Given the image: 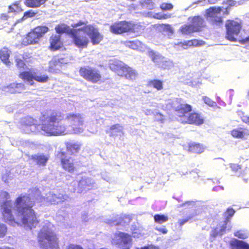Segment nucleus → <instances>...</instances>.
<instances>
[{"label": "nucleus", "mask_w": 249, "mask_h": 249, "mask_svg": "<svg viewBox=\"0 0 249 249\" xmlns=\"http://www.w3.org/2000/svg\"><path fill=\"white\" fill-rule=\"evenodd\" d=\"M0 196L2 199H8L10 197L9 193L5 191L2 192ZM35 205L29 194L18 196L15 200V208L12 207L11 200H6L0 206L2 219L12 226L18 225L21 221L29 229L35 228L39 222L33 209Z\"/></svg>", "instance_id": "nucleus-1"}, {"label": "nucleus", "mask_w": 249, "mask_h": 249, "mask_svg": "<svg viewBox=\"0 0 249 249\" xmlns=\"http://www.w3.org/2000/svg\"><path fill=\"white\" fill-rule=\"evenodd\" d=\"M47 122L42 123L40 129L47 136H59L67 133V128L60 124L63 119V114L58 111L52 110L46 118Z\"/></svg>", "instance_id": "nucleus-2"}, {"label": "nucleus", "mask_w": 249, "mask_h": 249, "mask_svg": "<svg viewBox=\"0 0 249 249\" xmlns=\"http://www.w3.org/2000/svg\"><path fill=\"white\" fill-rule=\"evenodd\" d=\"M143 30V26L140 23H134L131 21H117L109 26L110 32L115 35L130 33L139 36Z\"/></svg>", "instance_id": "nucleus-3"}, {"label": "nucleus", "mask_w": 249, "mask_h": 249, "mask_svg": "<svg viewBox=\"0 0 249 249\" xmlns=\"http://www.w3.org/2000/svg\"><path fill=\"white\" fill-rule=\"evenodd\" d=\"M49 31V28L45 25L36 26L31 29L22 39V44L27 46L30 45L38 44L41 38Z\"/></svg>", "instance_id": "nucleus-4"}, {"label": "nucleus", "mask_w": 249, "mask_h": 249, "mask_svg": "<svg viewBox=\"0 0 249 249\" xmlns=\"http://www.w3.org/2000/svg\"><path fill=\"white\" fill-rule=\"evenodd\" d=\"M162 107L163 110L167 111L173 109L181 123H182L183 120L186 118L188 114L193 110V107L190 104L179 103L177 106H175L172 101L165 103L162 105Z\"/></svg>", "instance_id": "nucleus-5"}, {"label": "nucleus", "mask_w": 249, "mask_h": 249, "mask_svg": "<svg viewBox=\"0 0 249 249\" xmlns=\"http://www.w3.org/2000/svg\"><path fill=\"white\" fill-rule=\"evenodd\" d=\"M79 73L85 80L91 83H100L103 81L100 71L95 68L89 66H82L79 68Z\"/></svg>", "instance_id": "nucleus-6"}, {"label": "nucleus", "mask_w": 249, "mask_h": 249, "mask_svg": "<svg viewBox=\"0 0 249 249\" xmlns=\"http://www.w3.org/2000/svg\"><path fill=\"white\" fill-rule=\"evenodd\" d=\"M56 158L59 160L62 168L69 173H74L77 171V162L72 157H69L64 151H58Z\"/></svg>", "instance_id": "nucleus-7"}, {"label": "nucleus", "mask_w": 249, "mask_h": 249, "mask_svg": "<svg viewBox=\"0 0 249 249\" xmlns=\"http://www.w3.org/2000/svg\"><path fill=\"white\" fill-rule=\"evenodd\" d=\"M225 27L226 38L231 42L237 41L236 36L239 34L242 29L241 22L233 19H228L226 22Z\"/></svg>", "instance_id": "nucleus-8"}, {"label": "nucleus", "mask_w": 249, "mask_h": 249, "mask_svg": "<svg viewBox=\"0 0 249 249\" xmlns=\"http://www.w3.org/2000/svg\"><path fill=\"white\" fill-rule=\"evenodd\" d=\"M84 26L78 29H71L68 36L72 39L73 43L78 48H86L89 43L88 38L86 36L81 35L80 32L85 33Z\"/></svg>", "instance_id": "nucleus-9"}, {"label": "nucleus", "mask_w": 249, "mask_h": 249, "mask_svg": "<svg viewBox=\"0 0 249 249\" xmlns=\"http://www.w3.org/2000/svg\"><path fill=\"white\" fill-rule=\"evenodd\" d=\"M47 240L51 249H58V239L56 235L49 230H41L38 234V241L40 245H43Z\"/></svg>", "instance_id": "nucleus-10"}, {"label": "nucleus", "mask_w": 249, "mask_h": 249, "mask_svg": "<svg viewBox=\"0 0 249 249\" xmlns=\"http://www.w3.org/2000/svg\"><path fill=\"white\" fill-rule=\"evenodd\" d=\"M66 119L70 123V125L74 133L83 132L84 129L82 127L84 124V120L82 115L80 114L69 113Z\"/></svg>", "instance_id": "nucleus-11"}, {"label": "nucleus", "mask_w": 249, "mask_h": 249, "mask_svg": "<svg viewBox=\"0 0 249 249\" xmlns=\"http://www.w3.org/2000/svg\"><path fill=\"white\" fill-rule=\"evenodd\" d=\"M18 77L24 81H27L30 85H33V80L40 83L47 82L49 80L47 75H36L31 71H23L18 74Z\"/></svg>", "instance_id": "nucleus-12"}, {"label": "nucleus", "mask_w": 249, "mask_h": 249, "mask_svg": "<svg viewBox=\"0 0 249 249\" xmlns=\"http://www.w3.org/2000/svg\"><path fill=\"white\" fill-rule=\"evenodd\" d=\"M85 33L89 37L93 45L98 44L103 39V36L101 35L98 28L92 24L86 25L84 26Z\"/></svg>", "instance_id": "nucleus-13"}, {"label": "nucleus", "mask_w": 249, "mask_h": 249, "mask_svg": "<svg viewBox=\"0 0 249 249\" xmlns=\"http://www.w3.org/2000/svg\"><path fill=\"white\" fill-rule=\"evenodd\" d=\"M204 121V118L201 113L197 112L191 111L188 114L186 118L183 120L181 124L199 126L203 124Z\"/></svg>", "instance_id": "nucleus-14"}, {"label": "nucleus", "mask_w": 249, "mask_h": 249, "mask_svg": "<svg viewBox=\"0 0 249 249\" xmlns=\"http://www.w3.org/2000/svg\"><path fill=\"white\" fill-rule=\"evenodd\" d=\"M48 49L54 52L61 49L63 47V42L60 35L52 34L49 39Z\"/></svg>", "instance_id": "nucleus-15"}, {"label": "nucleus", "mask_w": 249, "mask_h": 249, "mask_svg": "<svg viewBox=\"0 0 249 249\" xmlns=\"http://www.w3.org/2000/svg\"><path fill=\"white\" fill-rule=\"evenodd\" d=\"M31 58L30 54L27 53L16 55L15 61L16 67L19 69H25L27 68L26 64L31 62Z\"/></svg>", "instance_id": "nucleus-16"}, {"label": "nucleus", "mask_w": 249, "mask_h": 249, "mask_svg": "<svg viewBox=\"0 0 249 249\" xmlns=\"http://www.w3.org/2000/svg\"><path fill=\"white\" fill-rule=\"evenodd\" d=\"M119 76L129 80H133L138 76V73L136 70L125 64L121 72L119 73Z\"/></svg>", "instance_id": "nucleus-17"}, {"label": "nucleus", "mask_w": 249, "mask_h": 249, "mask_svg": "<svg viewBox=\"0 0 249 249\" xmlns=\"http://www.w3.org/2000/svg\"><path fill=\"white\" fill-rule=\"evenodd\" d=\"M131 236L128 233L119 232L114 234V239H113L112 243L115 245L123 244L126 245L131 242Z\"/></svg>", "instance_id": "nucleus-18"}, {"label": "nucleus", "mask_w": 249, "mask_h": 249, "mask_svg": "<svg viewBox=\"0 0 249 249\" xmlns=\"http://www.w3.org/2000/svg\"><path fill=\"white\" fill-rule=\"evenodd\" d=\"M231 134L234 138L247 140L249 137V129L247 127L235 128L231 131Z\"/></svg>", "instance_id": "nucleus-19"}, {"label": "nucleus", "mask_w": 249, "mask_h": 249, "mask_svg": "<svg viewBox=\"0 0 249 249\" xmlns=\"http://www.w3.org/2000/svg\"><path fill=\"white\" fill-rule=\"evenodd\" d=\"M204 44L203 40H199L196 39H193L189 40L184 41L183 42H178L175 44V45L178 46L183 49H187L192 47H197L202 45Z\"/></svg>", "instance_id": "nucleus-20"}, {"label": "nucleus", "mask_w": 249, "mask_h": 249, "mask_svg": "<svg viewBox=\"0 0 249 249\" xmlns=\"http://www.w3.org/2000/svg\"><path fill=\"white\" fill-rule=\"evenodd\" d=\"M65 144L67 152L71 155L78 153L82 146V144L79 142H66Z\"/></svg>", "instance_id": "nucleus-21"}, {"label": "nucleus", "mask_w": 249, "mask_h": 249, "mask_svg": "<svg viewBox=\"0 0 249 249\" xmlns=\"http://www.w3.org/2000/svg\"><path fill=\"white\" fill-rule=\"evenodd\" d=\"M188 151L195 154H201L205 149V146L202 143L193 142L188 144Z\"/></svg>", "instance_id": "nucleus-22"}, {"label": "nucleus", "mask_w": 249, "mask_h": 249, "mask_svg": "<svg viewBox=\"0 0 249 249\" xmlns=\"http://www.w3.org/2000/svg\"><path fill=\"white\" fill-rule=\"evenodd\" d=\"M232 249H249V244L247 242L233 239L230 242Z\"/></svg>", "instance_id": "nucleus-23"}, {"label": "nucleus", "mask_w": 249, "mask_h": 249, "mask_svg": "<svg viewBox=\"0 0 249 249\" xmlns=\"http://www.w3.org/2000/svg\"><path fill=\"white\" fill-rule=\"evenodd\" d=\"M10 53V50L7 47H3L0 50V59L3 63L7 65L10 64L9 60Z\"/></svg>", "instance_id": "nucleus-24"}, {"label": "nucleus", "mask_w": 249, "mask_h": 249, "mask_svg": "<svg viewBox=\"0 0 249 249\" xmlns=\"http://www.w3.org/2000/svg\"><path fill=\"white\" fill-rule=\"evenodd\" d=\"M204 19L201 17L197 16H195L192 18V24H191L195 30L196 32L201 31L202 27L203 26Z\"/></svg>", "instance_id": "nucleus-25"}, {"label": "nucleus", "mask_w": 249, "mask_h": 249, "mask_svg": "<svg viewBox=\"0 0 249 249\" xmlns=\"http://www.w3.org/2000/svg\"><path fill=\"white\" fill-rule=\"evenodd\" d=\"M125 63L119 60L112 61L109 64V67L111 70L117 73L119 75V73L121 72L123 68Z\"/></svg>", "instance_id": "nucleus-26"}, {"label": "nucleus", "mask_w": 249, "mask_h": 249, "mask_svg": "<svg viewBox=\"0 0 249 249\" xmlns=\"http://www.w3.org/2000/svg\"><path fill=\"white\" fill-rule=\"evenodd\" d=\"M148 54L152 61L157 65H160L164 62V57L154 51H149Z\"/></svg>", "instance_id": "nucleus-27"}, {"label": "nucleus", "mask_w": 249, "mask_h": 249, "mask_svg": "<svg viewBox=\"0 0 249 249\" xmlns=\"http://www.w3.org/2000/svg\"><path fill=\"white\" fill-rule=\"evenodd\" d=\"M147 86L160 90L163 89V82L158 79H151L147 82Z\"/></svg>", "instance_id": "nucleus-28"}, {"label": "nucleus", "mask_w": 249, "mask_h": 249, "mask_svg": "<svg viewBox=\"0 0 249 249\" xmlns=\"http://www.w3.org/2000/svg\"><path fill=\"white\" fill-rule=\"evenodd\" d=\"M123 126L120 124H117L111 125L108 130H107V133H108L111 137L117 135V133L122 132Z\"/></svg>", "instance_id": "nucleus-29"}, {"label": "nucleus", "mask_w": 249, "mask_h": 249, "mask_svg": "<svg viewBox=\"0 0 249 249\" xmlns=\"http://www.w3.org/2000/svg\"><path fill=\"white\" fill-rule=\"evenodd\" d=\"M7 88L12 92H20L25 89V86L22 83H13L7 86Z\"/></svg>", "instance_id": "nucleus-30"}, {"label": "nucleus", "mask_w": 249, "mask_h": 249, "mask_svg": "<svg viewBox=\"0 0 249 249\" xmlns=\"http://www.w3.org/2000/svg\"><path fill=\"white\" fill-rule=\"evenodd\" d=\"M221 11L222 8L220 7H212L206 10V16L207 17L210 18L212 19L217 15L219 14Z\"/></svg>", "instance_id": "nucleus-31"}, {"label": "nucleus", "mask_w": 249, "mask_h": 249, "mask_svg": "<svg viewBox=\"0 0 249 249\" xmlns=\"http://www.w3.org/2000/svg\"><path fill=\"white\" fill-rule=\"evenodd\" d=\"M47 0H25V4L28 7L36 8L45 3Z\"/></svg>", "instance_id": "nucleus-32"}, {"label": "nucleus", "mask_w": 249, "mask_h": 249, "mask_svg": "<svg viewBox=\"0 0 249 249\" xmlns=\"http://www.w3.org/2000/svg\"><path fill=\"white\" fill-rule=\"evenodd\" d=\"M229 222V220L228 219H226L225 220L224 222V224L222 226L220 227V230L218 231L217 230V228H215L213 230V235L215 237L218 235H222L226 231L227 227V224Z\"/></svg>", "instance_id": "nucleus-33"}, {"label": "nucleus", "mask_w": 249, "mask_h": 249, "mask_svg": "<svg viewBox=\"0 0 249 249\" xmlns=\"http://www.w3.org/2000/svg\"><path fill=\"white\" fill-rule=\"evenodd\" d=\"M32 158L36 161L37 164L42 166L46 165L48 160V158L44 155H35Z\"/></svg>", "instance_id": "nucleus-34"}, {"label": "nucleus", "mask_w": 249, "mask_h": 249, "mask_svg": "<svg viewBox=\"0 0 249 249\" xmlns=\"http://www.w3.org/2000/svg\"><path fill=\"white\" fill-rule=\"evenodd\" d=\"M70 29L69 27L64 23L59 24L55 27V32L58 34L66 33L68 35V32Z\"/></svg>", "instance_id": "nucleus-35"}, {"label": "nucleus", "mask_w": 249, "mask_h": 249, "mask_svg": "<svg viewBox=\"0 0 249 249\" xmlns=\"http://www.w3.org/2000/svg\"><path fill=\"white\" fill-rule=\"evenodd\" d=\"M191 24H185L180 28V31L183 35H189L191 33L196 32Z\"/></svg>", "instance_id": "nucleus-36"}, {"label": "nucleus", "mask_w": 249, "mask_h": 249, "mask_svg": "<svg viewBox=\"0 0 249 249\" xmlns=\"http://www.w3.org/2000/svg\"><path fill=\"white\" fill-rule=\"evenodd\" d=\"M154 219L155 222L161 224L167 222L169 219V217L164 214H156L154 216Z\"/></svg>", "instance_id": "nucleus-37"}, {"label": "nucleus", "mask_w": 249, "mask_h": 249, "mask_svg": "<svg viewBox=\"0 0 249 249\" xmlns=\"http://www.w3.org/2000/svg\"><path fill=\"white\" fill-rule=\"evenodd\" d=\"M89 186L86 179L82 178L80 179L78 184V192L81 193L85 189Z\"/></svg>", "instance_id": "nucleus-38"}, {"label": "nucleus", "mask_w": 249, "mask_h": 249, "mask_svg": "<svg viewBox=\"0 0 249 249\" xmlns=\"http://www.w3.org/2000/svg\"><path fill=\"white\" fill-rule=\"evenodd\" d=\"M9 9L10 13H19L22 11V9L18 3H15L11 5H9Z\"/></svg>", "instance_id": "nucleus-39"}, {"label": "nucleus", "mask_w": 249, "mask_h": 249, "mask_svg": "<svg viewBox=\"0 0 249 249\" xmlns=\"http://www.w3.org/2000/svg\"><path fill=\"white\" fill-rule=\"evenodd\" d=\"M171 17V14H161L160 13H156L153 16V18L155 19L161 20L169 18Z\"/></svg>", "instance_id": "nucleus-40"}, {"label": "nucleus", "mask_w": 249, "mask_h": 249, "mask_svg": "<svg viewBox=\"0 0 249 249\" xmlns=\"http://www.w3.org/2000/svg\"><path fill=\"white\" fill-rule=\"evenodd\" d=\"M36 121L31 117H26L23 121V124L24 126H31L35 124Z\"/></svg>", "instance_id": "nucleus-41"}, {"label": "nucleus", "mask_w": 249, "mask_h": 249, "mask_svg": "<svg viewBox=\"0 0 249 249\" xmlns=\"http://www.w3.org/2000/svg\"><path fill=\"white\" fill-rule=\"evenodd\" d=\"M234 235L235 236L242 239H245L248 238V236L247 233L242 230H239L234 232Z\"/></svg>", "instance_id": "nucleus-42"}, {"label": "nucleus", "mask_w": 249, "mask_h": 249, "mask_svg": "<svg viewBox=\"0 0 249 249\" xmlns=\"http://www.w3.org/2000/svg\"><path fill=\"white\" fill-rule=\"evenodd\" d=\"M203 100L204 103L210 107H213L216 106V102L213 101L211 98L207 96H203Z\"/></svg>", "instance_id": "nucleus-43"}, {"label": "nucleus", "mask_w": 249, "mask_h": 249, "mask_svg": "<svg viewBox=\"0 0 249 249\" xmlns=\"http://www.w3.org/2000/svg\"><path fill=\"white\" fill-rule=\"evenodd\" d=\"M235 213V211L233 208L231 207L227 208L225 212V215L226 216V219H228L229 220L230 218L233 216Z\"/></svg>", "instance_id": "nucleus-44"}, {"label": "nucleus", "mask_w": 249, "mask_h": 249, "mask_svg": "<svg viewBox=\"0 0 249 249\" xmlns=\"http://www.w3.org/2000/svg\"><path fill=\"white\" fill-rule=\"evenodd\" d=\"M7 227L2 223H0V238L4 237L7 233Z\"/></svg>", "instance_id": "nucleus-45"}, {"label": "nucleus", "mask_w": 249, "mask_h": 249, "mask_svg": "<svg viewBox=\"0 0 249 249\" xmlns=\"http://www.w3.org/2000/svg\"><path fill=\"white\" fill-rule=\"evenodd\" d=\"M160 8L162 10H170L173 9V5L169 3H162L160 5Z\"/></svg>", "instance_id": "nucleus-46"}, {"label": "nucleus", "mask_w": 249, "mask_h": 249, "mask_svg": "<svg viewBox=\"0 0 249 249\" xmlns=\"http://www.w3.org/2000/svg\"><path fill=\"white\" fill-rule=\"evenodd\" d=\"M211 21L213 24H220L223 22V19L221 17L217 15L215 17L211 19Z\"/></svg>", "instance_id": "nucleus-47"}, {"label": "nucleus", "mask_w": 249, "mask_h": 249, "mask_svg": "<svg viewBox=\"0 0 249 249\" xmlns=\"http://www.w3.org/2000/svg\"><path fill=\"white\" fill-rule=\"evenodd\" d=\"M192 218V216H188L185 218L179 219L178 221V224L179 227H182L184 224L187 223L189 220Z\"/></svg>", "instance_id": "nucleus-48"}, {"label": "nucleus", "mask_w": 249, "mask_h": 249, "mask_svg": "<svg viewBox=\"0 0 249 249\" xmlns=\"http://www.w3.org/2000/svg\"><path fill=\"white\" fill-rule=\"evenodd\" d=\"M230 167L234 172H237L241 169V166L237 163H231Z\"/></svg>", "instance_id": "nucleus-49"}, {"label": "nucleus", "mask_w": 249, "mask_h": 249, "mask_svg": "<svg viewBox=\"0 0 249 249\" xmlns=\"http://www.w3.org/2000/svg\"><path fill=\"white\" fill-rule=\"evenodd\" d=\"M87 23L88 22L86 21V22H84V21H83L82 20H80L79 21H78L77 23H74V24H73L71 26L72 27V29H77V28L78 27V26H85L86 25H88L87 24Z\"/></svg>", "instance_id": "nucleus-50"}, {"label": "nucleus", "mask_w": 249, "mask_h": 249, "mask_svg": "<svg viewBox=\"0 0 249 249\" xmlns=\"http://www.w3.org/2000/svg\"><path fill=\"white\" fill-rule=\"evenodd\" d=\"M66 249H84L81 246L73 244L69 245Z\"/></svg>", "instance_id": "nucleus-51"}, {"label": "nucleus", "mask_w": 249, "mask_h": 249, "mask_svg": "<svg viewBox=\"0 0 249 249\" xmlns=\"http://www.w3.org/2000/svg\"><path fill=\"white\" fill-rule=\"evenodd\" d=\"M195 205V202L194 201H187L181 204L182 206L191 207H193Z\"/></svg>", "instance_id": "nucleus-52"}, {"label": "nucleus", "mask_w": 249, "mask_h": 249, "mask_svg": "<svg viewBox=\"0 0 249 249\" xmlns=\"http://www.w3.org/2000/svg\"><path fill=\"white\" fill-rule=\"evenodd\" d=\"M36 15L35 13H34L32 10H29L28 11L25 12L24 13V17L25 18H30L33 17L35 16Z\"/></svg>", "instance_id": "nucleus-53"}, {"label": "nucleus", "mask_w": 249, "mask_h": 249, "mask_svg": "<svg viewBox=\"0 0 249 249\" xmlns=\"http://www.w3.org/2000/svg\"><path fill=\"white\" fill-rule=\"evenodd\" d=\"M57 65H60L59 62L56 60L53 61L50 63V68L52 69Z\"/></svg>", "instance_id": "nucleus-54"}, {"label": "nucleus", "mask_w": 249, "mask_h": 249, "mask_svg": "<svg viewBox=\"0 0 249 249\" xmlns=\"http://www.w3.org/2000/svg\"><path fill=\"white\" fill-rule=\"evenodd\" d=\"M141 249H159L158 247L152 245H149L146 246H144L141 248Z\"/></svg>", "instance_id": "nucleus-55"}, {"label": "nucleus", "mask_w": 249, "mask_h": 249, "mask_svg": "<svg viewBox=\"0 0 249 249\" xmlns=\"http://www.w3.org/2000/svg\"><path fill=\"white\" fill-rule=\"evenodd\" d=\"M226 3L229 5L228 8L231 6H234L236 4V1L233 0H227Z\"/></svg>", "instance_id": "nucleus-56"}, {"label": "nucleus", "mask_w": 249, "mask_h": 249, "mask_svg": "<svg viewBox=\"0 0 249 249\" xmlns=\"http://www.w3.org/2000/svg\"><path fill=\"white\" fill-rule=\"evenodd\" d=\"M156 230L159 231V232L163 233L166 234L167 232V230L165 227L164 228H157Z\"/></svg>", "instance_id": "nucleus-57"}, {"label": "nucleus", "mask_w": 249, "mask_h": 249, "mask_svg": "<svg viewBox=\"0 0 249 249\" xmlns=\"http://www.w3.org/2000/svg\"><path fill=\"white\" fill-rule=\"evenodd\" d=\"M239 41L240 43H241L242 44H244L247 42H249V36L245 38L239 40Z\"/></svg>", "instance_id": "nucleus-58"}, {"label": "nucleus", "mask_w": 249, "mask_h": 249, "mask_svg": "<svg viewBox=\"0 0 249 249\" xmlns=\"http://www.w3.org/2000/svg\"><path fill=\"white\" fill-rule=\"evenodd\" d=\"M243 121L246 124H249V116H244L243 118Z\"/></svg>", "instance_id": "nucleus-59"}, {"label": "nucleus", "mask_w": 249, "mask_h": 249, "mask_svg": "<svg viewBox=\"0 0 249 249\" xmlns=\"http://www.w3.org/2000/svg\"><path fill=\"white\" fill-rule=\"evenodd\" d=\"M8 18V16L5 14H1L0 17L1 19H7Z\"/></svg>", "instance_id": "nucleus-60"}, {"label": "nucleus", "mask_w": 249, "mask_h": 249, "mask_svg": "<svg viewBox=\"0 0 249 249\" xmlns=\"http://www.w3.org/2000/svg\"><path fill=\"white\" fill-rule=\"evenodd\" d=\"M228 8H228V7H227V8H226V11H225V14H227V15H228V14H229V11H228Z\"/></svg>", "instance_id": "nucleus-61"}, {"label": "nucleus", "mask_w": 249, "mask_h": 249, "mask_svg": "<svg viewBox=\"0 0 249 249\" xmlns=\"http://www.w3.org/2000/svg\"><path fill=\"white\" fill-rule=\"evenodd\" d=\"M163 25H164L165 27H167V28H169L170 27V25L169 24H163Z\"/></svg>", "instance_id": "nucleus-62"}, {"label": "nucleus", "mask_w": 249, "mask_h": 249, "mask_svg": "<svg viewBox=\"0 0 249 249\" xmlns=\"http://www.w3.org/2000/svg\"><path fill=\"white\" fill-rule=\"evenodd\" d=\"M130 43H134V41H131V42H130Z\"/></svg>", "instance_id": "nucleus-63"}, {"label": "nucleus", "mask_w": 249, "mask_h": 249, "mask_svg": "<svg viewBox=\"0 0 249 249\" xmlns=\"http://www.w3.org/2000/svg\"><path fill=\"white\" fill-rule=\"evenodd\" d=\"M211 3H214V2H211Z\"/></svg>", "instance_id": "nucleus-64"}]
</instances>
